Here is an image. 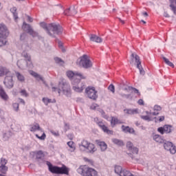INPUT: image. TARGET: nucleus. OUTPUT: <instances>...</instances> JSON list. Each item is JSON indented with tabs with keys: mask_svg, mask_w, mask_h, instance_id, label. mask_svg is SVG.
<instances>
[{
	"mask_svg": "<svg viewBox=\"0 0 176 176\" xmlns=\"http://www.w3.org/2000/svg\"><path fill=\"white\" fill-rule=\"evenodd\" d=\"M47 166H48V170L52 173V174H65L66 175H68L69 170L65 166L63 165L62 167H59L57 166H53L50 162L47 161L46 162Z\"/></svg>",
	"mask_w": 176,
	"mask_h": 176,
	"instance_id": "2",
	"label": "nucleus"
},
{
	"mask_svg": "<svg viewBox=\"0 0 176 176\" xmlns=\"http://www.w3.org/2000/svg\"><path fill=\"white\" fill-rule=\"evenodd\" d=\"M91 42H96V43H101L102 38L96 34H91L89 37Z\"/></svg>",
	"mask_w": 176,
	"mask_h": 176,
	"instance_id": "22",
	"label": "nucleus"
},
{
	"mask_svg": "<svg viewBox=\"0 0 176 176\" xmlns=\"http://www.w3.org/2000/svg\"><path fill=\"white\" fill-rule=\"evenodd\" d=\"M0 97L4 101H8L9 100V96H8V94H6L5 89H3V87L1 85H0Z\"/></svg>",
	"mask_w": 176,
	"mask_h": 176,
	"instance_id": "20",
	"label": "nucleus"
},
{
	"mask_svg": "<svg viewBox=\"0 0 176 176\" xmlns=\"http://www.w3.org/2000/svg\"><path fill=\"white\" fill-rule=\"evenodd\" d=\"M164 144V148L166 151H168L171 153V155H175L176 153V146L171 142H167L165 140Z\"/></svg>",
	"mask_w": 176,
	"mask_h": 176,
	"instance_id": "13",
	"label": "nucleus"
},
{
	"mask_svg": "<svg viewBox=\"0 0 176 176\" xmlns=\"http://www.w3.org/2000/svg\"><path fill=\"white\" fill-rule=\"evenodd\" d=\"M102 130H103L104 133H106L107 134H110L112 135L113 134V131L108 129V126L104 125L102 128Z\"/></svg>",
	"mask_w": 176,
	"mask_h": 176,
	"instance_id": "40",
	"label": "nucleus"
},
{
	"mask_svg": "<svg viewBox=\"0 0 176 176\" xmlns=\"http://www.w3.org/2000/svg\"><path fill=\"white\" fill-rule=\"evenodd\" d=\"M3 85L7 89H13L14 81H13V74H12V72L4 78Z\"/></svg>",
	"mask_w": 176,
	"mask_h": 176,
	"instance_id": "8",
	"label": "nucleus"
},
{
	"mask_svg": "<svg viewBox=\"0 0 176 176\" xmlns=\"http://www.w3.org/2000/svg\"><path fill=\"white\" fill-rule=\"evenodd\" d=\"M128 155L129 156H130V157H131L132 160H135V162H138V160H138V158L134 157V155L132 153H129Z\"/></svg>",
	"mask_w": 176,
	"mask_h": 176,
	"instance_id": "54",
	"label": "nucleus"
},
{
	"mask_svg": "<svg viewBox=\"0 0 176 176\" xmlns=\"http://www.w3.org/2000/svg\"><path fill=\"white\" fill-rule=\"evenodd\" d=\"M43 102H44L45 105H49V104H54L56 102V99H49V98H43Z\"/></svg>",
	"mask_w": 176,
	"mask_h": 176,
	"instance_id": "31",
	"label": "nucleus"
},
{
	"mask_svg": "<svg viewBox=\"0 0 176 176\" xmlns=\"http://www.w3.org/2000/svg\"><path fill=\"white\" fill-rule=\"evenodd\" d=\"M43 131L42 130V129H41V126H39V124L38 123H35L32 125H30V131H32V133L35 132V131Z\"/></svg>",
	"mask_w": 176,
	"mask_h": 176,
	"instance_id": "29",
	"label": "nucleus"
},
{
	"mask_svg": "<svg viewBox=\"0 0 176 176\" xmlns=\"http://www.w3.org/2000/svg\"><path fill=\"white\" fill-rule=\"evenodd\" d=\"M94 121L96 122L98 126H99L100 129H102L104 126H105V124H104V122H102V121L98 122V118H94Z\"/></svg>",
	"mask_w": 176,
	"mask_h": 176,
	"instance_id": "46",
	"label": "nucleus"
},
{
	"mask_svg": "<svg viewBox=\"0 0 176 176\" xmlns=\"http://www.w3.org/2000/svg\"><path fill=\"white\" fill-rule=\"evenodd\" d=\"M50 32L52 31L56 35H61L63 34V27L60 24L50 23L49 24Z\"/></svg>",
	"mask_w": 176,
	"mask_h": 176,
	"instance_id": "11",
	"label": "nucleus"
},
{
	"mask_svg": "<svg viewBox=\"0 0 176 176\" xmlns=\"http://www.w3.org/2000/svg\"><path fill=\"white\" fill-rule=\"evenodd\" d=\"M58 46L62 49V52H65V50L64 49V47H63V43L61 41L58 42Z\"/></svg>",
	"mask_w": 176,
	"mask_h": 176,
	"instance_id": "58",
	"label": "nucleus"
},
{
	"mask_svg": "<svg viewBox=\"0 0 176 176\" xmlns=\"http://www.w3.org/2000/svg\"><path fill=\"white\" fill-rule=\"evenodd\" d=\"M54 61L56 64H59V65H64V60H63V59H61L60 58L55 57Z\"/></svg>",
	"mask_w": 176,
	"mask_h": 176,
	"instance_id": "43",
	"label": "nucleus"
},
{
	"mask_svg": "<svg viewBox=\"0 0 176 176\" xmlns=\"http://www.w3.org/2000/svg\"><path fill=\"white\" fill-rule=\"evenodd\" d=\"M66 74L67 76L69 77V79H72V82L74 80V79H78L79 78L80 79H86V76L78 72H74L72 71H68Z\"/></svg>",
	"mask_w": 176,
	"mask_h": 176,
	"instance_id": "12",
	"label": "nucleus"
},
{
	"mask_svg": "<svg viewBox=\"0 0 176 176\" xmlns=\"http://www.w3.org/2000/svg\"><path fill=\"white\" fill-rule=\"evenodd\" d=\"M80 78L78 79H73L72 85H73V90L77 93H82L86 88V84L85 82H80Z\"/></svg>",
	"mask_w": 176,
	"mask_h": 176,
	"instance_id": "7",
	"label": "nucleus"
},
{
	"mask_svg": "<svg viewBox=\"0 0 176 176\" xmlns=\"http://www.w3.org/2000/svg\"><path fill=\"white\" fill-rule=\"evenodd\" d=\"M175 1V0H170V7L171 8L174 14L176 15V8H175V6H174Z\"/></svg>",
	"mask_w": 176,
	"mask_h": 176,
	"instance_id": "44",
	"label": "nucleus"
},
{
	"mask_svg": "<svg viewBox=\"0 0 176 176\" xmlns=\"http://www.w3.org/2000/svg\"><path fill=\"white\" fill-rule=\"evenodd\" d=\"M25 38H27V34L25 33H23L21 34V36H20L21 41H25Z\"/></svg>",
	"mask_w": 176,
	"mask_h": 176,
	"instance_id": "55",
	"label": "nucleus"
},
{
	"mask_svg": "<svg viewBox=\"0 0 176 176\" xmlns=\"http://www.w3.org/2000/svg\"><path fill=\"white\" fill-rule=\"evenodd\" d=\"M20 93L21 96H23V97H28V93H27L25 89H21Z\"/></svg>",
	"mask_w": 176,
	"mask_h": 176,
	"instance_id": "49",
	"label": "nucleus"
},
{
	"mask_svg": "<svg viewBox=\"0 0 176 176\" xmlns=\"http://www.w3.org/2000/svg\"><path fill=\"white\" fill-rule=\"evenodd\" d=\"M124 112L126 115H137L138 113V109H124Z\"/></svg>",
	"mask_w": 176,
	"mask_h": 176,
	"instance_id": "27",
	"label": "nucleus"
},
{
	"mask_svg": "<svg viewBox=\"0 0 176 176\" xmlns=\"http://www.w3.org/2000/svg\"><path fill=\"white\" fill-rule=\"evenodd\" d=\"M52 91H58V94H60L61 91H63L66 97H71L72 94L71 87H69V84L64 79H62L59 82V88L52 87Z\"/></svg>",
	"mask_w": 176,
	"mask_h": 176,
	"instance_id": "1",
	"label": "nucleus"
},
{
	"mask_svg": "<svg viewBox=\"0 0 176 176\" xmlns=\"http://www.w3.org/2000/svg\"><path fill=\"white\" fill-rule=\"evenodd\" d=\"M134 61L136 64L137 68L139 69L140 75H145V70H144V68H142V66L141 65V60L140 59V56L138 54L133 53L131 55L130 64L133 65Z\"/></svg>",
	"mask_w": 176,
	"mask_h": 176,
	"instance_id": "6",
	"label": "nucleus"
},
{
	"mask_svg": "<svg viewBox=\"0 0 176 176\" xmlns=\"http://www.w3.org/2000/svg\"><path fill=\"white\" fill-rule=\"evenodd\" d=\"M22 56L24 57L26 61L27 67L29 68H32V61L31 60V55L28 54L27 52L23 51L22 52Z\"/></svg>",
	"mask_w": 176,
	"mask_h": 176,
	"instance_id": "18",
	"label": "nucleus"
},
{
	"mask_svg": "<svg viewBox=\"0 0 176 176\" xmlns=\"http://www.w3.org/2000/svg\"><path fill=\"white\" fill-rule=\"evenodd\" d=\"M76 64L77 65H79V67H82V68L85 69L91 68V67H93L91 60L89 59V56H87V55H83L79 59H78Z\"/></svg>",
	"mask_w": 176,
	"mask_h": 176,
	"instance_id": "5",
	"label": "nucleus"
},
{
	"mask_svg": "<svg viewBox=\"0 0 176 176\" xmlns=\"http://www.w3.org/2000/svg\"><path fill=\"white\" fill-rule=\"evenodd\" d=\"M122 121L119 120L118 118L116 117H111V127H115L116 124H121Z\"/></svg>",
	"mask_w": 176,
	"mask_h": 176,
	"instance_id": "30",
	"label": "nucleus"
},
{
	"mask_svg": "<svg viewBox=\"0 0 176 176\" xmlns=\"http://www.w3.org/2000/svg\"><path fill=\"white\" fill-rule=\"evenodd\" d=\"M138 103L139 104V105H144V100L140 99V100L138 101Z\"/></svg>",
	"mask_w": 176,
	"mask_h": 176,
	"instance_id": "60",
	"label": "nucleus"
},
{
	"mask_svg": "<svg viewBox=\"0 0 176 176\" xmlns=\"http://www.w3.org/2000/svg\"><path fill=\"white\" fill-rule=\"evenodd\" d=\"M13 109L15 112H19V103H13L12 104Z\"/></svg>",
	"mask_w": 176,
	"mask_h": 176,
	"instance_id": "50",
	"label": "nucleus"
},
{
	"mask_svg": "<svg viewBox=\"0 0 176 176\" xmlns=\"http://www.w3.org/2000/svg\"><path fill=\"white\" fill-rule=\"evenodd\" d=\"M30 75H32V76H34L38 80H42V82H44L43 77L41 76V75L38 74L36 72L34 71H30Z\"/></svg>",
	"mask_w": 176,
	"mask_h": 176,
	"instance_id": "33",
	"label": "nucleus"
},
{
	"mask_svg": "<svg viewBox=\"0 0 176 176\" xmlns=\"http://www.w3.org/2000/svg\"><path fill=\"white\" fill-rule=\"evenodd\" d=\"M154 111H157V112L158 111H162V107L159 105H155L154 106Z\"/></svg>",
	"mask_w": 176,
	"mask_h": 176,
	"instance_id": "57",
	"label": "nucleus"
},
{
	"mask_svg": "<svg viewBox=\"0 0 176 176\" xmlns=\"http://www.w3.org/2000/svg\"><path fill=\"white\" fill-rule=\"evenodd\" d=\"M121 129L122 130V131L124 133H129V134H134L135 133V131L134 130V129L131 128L129 126H124V125H122Z\"/></svg>",
	"mask_w": 176,
	"mask_h": 176,
	"instance_id": "23",
	"label": "nucleus"
},
{
	"mask_svg": "<svg viewBox=\"0 0 176 176\" xmlns=\"http://www.w3.org/2000/svg\"><path fill=\"white\" fill-rule=\"evenodd\" d=\"M15 75L19 82H21V83H23V82H25V77H24L23 74H20V72H16Z\"/></svg>",
	"mask_w": 176,
	"mask_h": 176,
	"instance_id": "34",
	"label": "nucleus"
},
{
	"mask_svg": "<svg viewBox=\"0 0 176 176\" xmlns=\"http://www.w3.org/2000/svg\"><path fill=\"white\" fill-rule=\"evenodd\" d=\"M77 173L82 176H97L98 173L92 168H89L87 166H80L77 169Z\"/></svg>",
	"mask_w": 176,
	"mask_h": 176,
	"instance_id": "3",
	"label": "nucleus"
},
{
	"mask_svg": "<svg viewBox=\"0 0 176 176\" xmlns=\"http://www.w3.org/2000/svg\"><path fill=\"white\" fill-rule=\"evenodd\" d=\"M97 107H98L97 104L94 103V104H92L91 105L90 108H91V109L94 110V109H96V108H97Z\"/></svg>",
	"mask_w": 176,
	"mask_h": 176,
	"instance_id": "59",
	"label": "nucleus"
},
{
	"mask_svg": "<svg viewBox=\"0 0 176 176\" xmlns=\"http://www.w3.org/2000/svg\"><path fill=\"white\" fill-rule=\"evenodd\" d=\"M9 36V30L4 23H0V47L6 45V38Z\"/></svg>",
	"mask_w": 176,
	"mask_h": 176,
	"instance_id": "4",
	"label": "nucleus"
},
{
	"mask_svg": "<svg viewBox=\"0 0 176 176\" xmlns=\"http://www.w3.org/2000/svg\"><path fill=\"white\" fill-rule=\"evenodd\" d=\"M162 58L164 63L167 64V65H169V67H172V68H174V64L171 63L167 58L163 56Z\"/></svg>",
	"mask_w": 176,
	"mask_h": 176,
	"instance_id": "42",
	"label": "nucleus"
},
{
	"mask_svg": "<svg viewBox=\"0 0 176 176\" xmlns=\"http://www.w3.org/2000/svg\"><path fill=\"white\" fill-rule=\"evenodd\" d=\"M85 93L88 98L91 100H96L98 98V95H97V91L94 87H88L85 89Z\"/></svg>",
	"mask_w": 176,
	"mask_h": 176,
	"instance_id": "9",
	"label": "nucleus"
},
{
	"mask_svg": "<svg viewBox=\"0 0 176 176\" xmlns=\"http://www.w3.org/2000/svg\"><path fill=\"white\" fill-rule=\"evenodd\" d=\"M67 145L68 146L70 147V152H74V151H75L76 147H75V143H74V142L72 141L68 142Z\"/></svg>",
	"mask_w": 176,
	"mask_h": 176,
	"instance_id": "41",
	"label": "nucleus"
},
{
	"mask_svg": "<svg viewBox=\"0 0 176 176\" xmlns=\"http://www.w3.org/2000/svg\"><path fill=\"white\" fill-rule=\"evenodd\" d=\"M8 163V160L5 158H1L0 162V173L1 174H6L8 172V166H6V164Z\"/></svg>",
	"mask_w": 176,
	"mask_h": 176,
	"instance_id": "16",
	"label": "nucleus"
},
{
	"mask_svg": "<svg viewBox=\"0 0 176 176\" xmlns=\"http://www.w3.org/2000/svg\"><path fill=\"white\" fill-rule=\"evenodd\" d=\"M19 100H20V102H21V104H23V105H25V101H24V100H23V99H21V98H20Z\"/></svg>",
	"mask_w": 176,
	"mask_h": 176,
	"instance_id": "64",
	"label": "nucleus"
},
{
	"mask_svg": "<svg viewBox=\"0 0 176 176\" xmlns=\"http://www.w3.org/2000/svg\"><path fill=\"white\" fill-rule=\"evenodd\" d=\"M159 118V122H163L164 120V116H160Z\"/></svg>",
	"mask_w": 176,
	"mask_h": 176,
	"instance_id": "63",
	"label": "nucleus"
},
{
	"mask_svg": "<svg viewBox=\"0 0 176 176\" xmlns=\"http://www.w3.org/2000/svg\"><path fill=\"white\" fill-rule=\"evenodd\" d=\"M173 126L170 125H164V126L159 127L157 129V131L160 133V134H170L171 133Z\"/></svg>",
	"mask_w": 176,
	"mask_h": 176,
	"instance_id": "15",
	"label": "nucleus"
},
{
	"mask_svg": "<svg viewBox=\"0 0 176 176\" xmlns=\"http://www.w3.org/2000/svg\"><path fill=\"white\" fill-rule=\"evenodd\" d=\"M35 135L36 138H38V140H41V141H43L46 139V134L45 133V132H43L41 136H39V135L38 134H36Z\"/></svg>",
	"mask_w": 176,
	"mask_h": 176,
	"instance_id": "47",
	"label": "nucleus"
},
{
	"mask_svg": "<svg viewBox=\"0 0 176 176\" xmlns=\"http://www.w3.org/2000/svg\"><path fill=\"white\" fill-rule=\"evenodd\" d=\"M126 148L129 152H131L133 155H138V148L133 146V142L129 141L126 142Z\"/></svg>",
	"mask_w": 176,
	"mask_h": 176,
	"instance_id": "17",
	"label": "nucleus"
},
{
	"mask_svg": "<svg viewBox=\"0 0 176 176\" xmlns=\"http://www.w3.org/2000/svg\"><path fill=\"white\" fill-rule=\"evenodd\" d=\"M123 172V170L122 168V166H115V173L118 174V175H120L121 173Z\"/></svg>",
	"mask_w": 176,
	"mask_h": 176,
	"instance_id": "39",
	"label": "nucleus"
},
{
	"mask_svg": "<svg viewBox=\"0 0 176 176\" xmlns=\"http://www.w3.org/2000/svg\"><path fill=\"white\" fill-rule=\"evenodd\" d=\"M22 28L23 31H25L26 32H28V34H30V35L33 36V38H35V36H38V32L34 31V29H32L30 24H27L25 23V22H23Z\"/></svg>",
	"mask_w": 176,
	"mask_h": 176,
	"instance_id": "14",
	"label": "nucleus"
},
{
	"mask_svg": "<svg viewBox=\"0 0 176 176\" xmlns=\"http://www.w3.org/2000/svg\"><path fill=\"white\" fill-rule=\"evenodd\" d=\"M63 13L65 16H75V14L78 13V11L76 10L75 6H74L65 10Z\"/></svg>",
	"mask_w": 176,
	"mask_h": 176,
	"instance_id": "19",
	"label": "nucleus"
},
{
	"mask_svg": "<svg viewBox=\"0 0 176 176\" xmlns=\"http://www.w3.org/2000/svg\"><path fill=\"white\" fill-rule=\"evenodd\" d=\"M108 89L110 90V91L115 93V86L113 84L110 85Z\"/></svg>",
	"mask_w": 176,
	"mask_h": 176,
	"instance_id": "53",
	"label": "nucleus"
},
{
	"mask_svg": "<svg viewBox=\"0 0 176 176\" xmlns=\"http://www.w3.org/2000/svg\"><path fill=\"white\" fill-rule=\"evenodd\" d=\"M69 124L65 122V131H68L69 130Z\"/></svg>",
	"mask_w": 176,
	"mask_h": 176,
	"instance_id": "56",
	"label": "nucleus"
},
{
	"mask_svg": "<svg viewBox=\"0 0 176 176\" xmlns=\"http://www.w3.org/2000/svg\"><path fill=\"white\" fill-rule=\"evenodd\" d=\"M85 151H87L89 153H94V152L97 151V148H96L94 144L89 142L88 146H87Z\"/></svg>",
	"mask_w": 176,
	"mask_h": 176,
	"instance_id": "24",
	"label": "nucleus"
},
{
	"mask_svg": "<svg viewBox=\"0 0 176 176\" xmlns=\"http://www.w3.org/2000/svg\"><path fill=\"white\" fill-rule=\"evenodd\" d=\"M28 20L30 21V23H32V21H34V19H32V18L30 16H28Z\"/></svg>",
	"mask_w": 176,
	"mask_h": 176,
	"instance_id": "62",
	"label": "nucleus"
},
{
	"mask_svg": "<svg viewBox=\"0 0 176 176\" xmlns=\"http://www.w3.org/2000/svg\"><path fill=\"white\" fill-rule=\"evenodd\" d=\"M140 118L143 120H147L148 122H152L153 119H156V117L152 118V116H141Z\"/></svg>",
	"mask_w": 176,
	"mask_h": 176,
	"instance_id": "37",
	"label": "nucleus"
},
{
	"mask_svg": "<svg viewBox=\"0 0 176 176\" xmlns=\"http://www.w3.org/2000/svg\"><path fill=\"white\" fill-rule=\"evenodd\" d=\"M10 70L6 67L0 66V78L6 76L8 74H10Z\"/></svg>",
	"mask_w": 176,
	"mask_h": 176,
	"instance_id": "21",
	"label": "nucleus"
},
{
	"mask_svg": "<svg viewBox=\"0 0 176 176\" xmlns=\"http://www.w3.org/2000/svg\"><path fill=\"white\" fill-rule=\"evenodd\" d=\"M152 115H153V116H157V115H159V112L158 111H154L151 113V116Z\"/></svg>",
	"mask_w": 176,
	"mask_h": 176,
	"instance_id": "61",
	"label": "nucleus"
},
{
	"mask_svg": "<svg viewBox=\"0 0 176 176\" xmlns=\"http://www.w3.org/2000/svg\"><path fill=\"white\" fill-rule=\"evenodd\" d=\"M50 133H52V135H54L55 137H60V133H58V131H53L51 130Z\"/></svg>",
	"mask_w": 176,
	"mask_h": 176,
	"instance_id": "51",
	"label": "nucleus"
},
{
	"mask_svg": "<svg viewBox=\"0 0 176 176\" xmlns=\"http://www.w3.org/2000/svg\"><path fill=\"white\" fill-rule=\"evenodd\" d=\"M121 96L123 97L124 98H126L127 100H133L132 94H122Z\"/></svg>",
	"mask_w": 176,
	"mask_h": 176,
	"instance_id": "45",
	"label": "nucleus"
},
{
	"mask_svg": "<svg viewBox=\"0 0 176 176\" xmlns=\"http://www.w3.org/2000/svg\"><path fill=\"white\" fill-rule=\"evenodd\" d=\"M123 90H124L125 91H127V93H130V91H132L133 90V87H126L123 89Z\"/></svg>",
	"mask_w": 176,
	"mask_h": 176,
	"instance_id": "52",
	"label": "nucleus"
},
{
	"mask_svg": "<svg viewBox=\"0 0 176 176\" xmlns=\"http://www.w3.org/2000/svg\"><path fill=\"white\" fill-rule=\"evenodd\" d=\"M96 142L97 145L98 146H100L102 152L107 151V148H108V145H107L105 144V142H102L100 140H96Z\"/></svg>",
	"mask_w": 176,
	"mask_h": 176,
	"instance_id": "25",
	"label": "nucleus"
},
{
	"mask_svg": "<svg viewBox=\"0 0 176 176\" xmlns=\"http://www.w3.org/2000/svg\"><path fill=\"white\" fill-rule=\"evenodd\" d=\"M40 25L42 28H43V30H46L47 33L48 34V35H50V36H53V34L50 32V28H49V25L46 24V23L41 22L40 23Z\"/></svg>",
	"mask_w": 176,
	"mask_h": 176,
	"instance_id": "28",
	"label": "nucleus"
},
{
	"mask_svg": "<svg viewBox=\"0 0 176 176\" xmlns=\"http://www.w3.org/2000/svg\"><path fill=\"white\" fill-rule=\"evenodd\" d=\"M24 64H25V62L23 60H19L17 61L16 65L20 69H24Z\"/></svg>",
	"mask_w": 176,
	"mask_h": 176,
	"instance_id": "38",
	"label": "nucleus"
},
{
	"mask_svg": "<svg viewBox=\"0 0 176 176\" xmlns=\"http://www.w3.org/2000/svg\"><path fill=\"white\" fill-rule=\"evenodd\" d=\"M10 12L12 13L15 21H17V19H19V14H17V8L16 7H13L12 8L10 9Z\"/></svg>",
	"mask_w": 176,
	"mask_h": 176,
	"instance_id": "35",
	"label": "nucleus"
},
{
	"mask_svg": "<svg viewBox=\"0 0 176 176\" xmlns=\"http://www.w3.org/2000/svg\"><path fill=\"white\" fill-rule=\"evenodd\" d=\"M90 142L86 140H83L80 144H78L79 148L81 151H86V148H87Z\"/></svg>",
	"mask_w": 176,
	"mask_h": 176,
	"instance_id": "26",
	"label": "nucleus"
},
{
	"mask_svg": "<svg viewBox=\"0 0 176 176\" xmlns=\"http://www.w3.org/2000/svg\"><path fill=\"white\" fill-rule=\"evenodd\" d=\"M33 156L36 158V160L38 162V164H42L46 162V160H45V153H43L41 150L34 151Z\"/></svg>",
	"mask_w": 176,
	"mask_h": 176,
	"instance_id": "10",
	"label": "nucleus"
},
{
	"mask_svg": "<svg viewBox=\"0 0 176 176\" xmlns=\"http://www.w3.org/2000/svg\"><path fill=\"white\" fill-rule=\"evenodd\" d=\"M131 93H135L138 96V97H140L141 96V93H140V91L137 89V88H134L132 87V91Z\"/></svg>",
	"mask_w": 176,
	"mask_h": 176,
	"instance_id": "48",
	"label": "nucleus"
},
{
	"mask_svg": "<svg viewBox=\"0 0 176 176\" xmlns=\"http://www.w3.org/2000/svg\"><path fill=\"white\" fill-rule=\"evenodd\" d=\"M153 140L155 142H158L159 144H163V142H165V140L162 138V136L160 135H155L153 136Z\"/></svg>",
	"mask_w": 176,
	"mask_h": 176,
	"instance_id": "32",
	"label": "nucleus"
},
{
	"mask_svg": "<svg viewBox=\"0 0 176 176\" xmlns=\"http://www.w3.org/2000/svg\"><path fill=\"white\" fill-rule=\"evenodd\" d=\"M112 142H113L116 145H118V146H124V142L119 139H112Z\"/></svg>",
	"mask_w": 176,
	"mask_h": 176,
	"instance_id": "36",
	"label": "nucleus"
}]
</instances>
